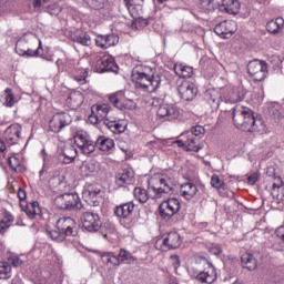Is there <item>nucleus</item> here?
Returning a JSON list of instances; mask_svg holds the SVG:
<instances>
[{
  "instance_id": "1",
  "label": "nucleus",
  "mask_w": 284,
  "mask_h": 284,
  "mask_svg": "<svg viewBox=\"0 0 284 284\" xmlns=\"http://www.w3.org/2000/svg\"><path fill=\"white\" fill-rule=\"evenodd\" d=\"M148 190L143 186L134 187L135 201L143 204L148 203L150 199H161L163 194H170L174 190V175L170 171L154 173L148 181Z\"/></svg>"
},
{
  "instance_id": "5",
  "label": "nucleus",
  "mask_w": 284,
  "mask_h": 284,
  "mask_svg": "<svg viewBox=\"0 0 284 284\" xmlns=\"http://www.w3.org/2000/svg\"><path fill=\"white\" fill-rule=\"evenodd\" d=\"M187 274L192 281L201 284H213L216 283L219 278V273L216 267L212 262H206V266L201 268L199 262L192 263L187 267Z\"/></svg>"
},
{
  "instance_id": "28",
  "label": "nucleus",
  "mask_w": 284,
  "mask_h": 284,
  "mask_svg": "<svg viewBox=\"0 0 284 284\" xmlns=\"http://www.w3.org/2000/svg\"><path fill=\"white\" fill-rule=\"evenodd\" d=\"M115 183L118 187H126V185H132V183H134V172L124 169L122 173L116 176Z\"/></svg>"
},
{
  "instance_id": "44",
  "label": "nucleus",
  "mask_w": 284,
  "mask_h": 284,
  "mask_svg": "<svg viewBox=\"0 0 284 284\" xmlns=\"http://www.w3.org/2000/svg\"><path fill=\"white\" fill-rule=\"evenodd\" d=\"M74 143L77 148L79 149L83 143H88L92 138H90V134L84 130H78L74 133Z\"/></svg>"
},
{
  "instance_id": "33",
  "label": "nucleus",
  "mask_w": 284,
  "mask_h": 284,
  "mask_svg": "<svg viewBox=\"0 0 284 284\" xmlns=\"http://www.w3.org/2000/svg\"><path fill=\"white\" fill-rule=\"evenodd\" d=\"M242 267L244 270H248V272H254L256 267H258V261L254 256V254L245 253L241 257Z\"/></svg>"
},
{
  "instance_id": "37",
  "label": "nucleus",
  "mask_w": 284,
  "mask_h": 284,
  "mask_svg": "<svg viewBox=\"0 0 284 284\" xmlns=\"http://www.w3.org/2000/svg\"><path fill=\"white\" fill-rule=\"evenodd\" d=\"M197 6L200 12L211 14V12H214L219 8V2L216 0H197Z\"/></svg>"
},
{
  "instance_id": "54",
  "label": "nucleus",
  "mask_w": 284,
  "mask_h": 284,
  "mask_svg": "<svg viewBox=\"0 0 284 284\" xmlns=\"http://www.w3.org/2000/svg\"><path fill=\"white\" fill-rule=\"evenodd\" d=\"M126 9L133 19L143 14V4H134L133 7H126Z\"/></svg>"
},
{
  "instance_id": "63",
  "label": "nucleus",
  "mask_w": 284,
  "mask_h": 284,
  "mask_svg": "<svg viewBox=\"0 0 284 284\" xmlns=\"http://www.w3.org/2000/svg\"><path fill=\"white\" fill-rule=\"evenodd\" d=\"M27 193H26V190H23V189H19L18 190V199L20 200V201H26V199H27Z\"/></svg>"
},
{
  "instance_id": "18",
  "label": "nucleus",
  "mask_w": 284,
  "mask_h": 284,
  "mask_svg": "<svg viewBox=\"0 0 284 284\" xmlns=\"http://www.w3.org/2000/svg\"><path fill=\"white\" fill-rule=\"evenodd\" d=\"M34 43H39L37 50H32L28 48L27 50H21V48L26 47V40H18L16 43V52L19 57H26L30 59V57L37 58L41 57V52H43V42L40 39L33 38Z\"/></svg>"
},
{
  "instance_id": "57",
  "label": "nucleus",
  "mask_w": 284,
  "mask_h": 284,
  "mask_svg": "<svg viewBox=\"0 0 284 284\" xmlns=\"http://www.w3.org/2000/svg\"><path fill=\"white\" fill-rule=\"evenodd\" d=\"M211 185L212 187H215V190H221V187L225 185V182H223L217 174H213L211 178Z\"/></svg>"
},
{
  "instance_id": "34",
  "label": "nucleus",
  "mask_w": 284,
  "mask_h": 284,
  "mask_svg": "<svg viewBox=\"0 0 284 284\" xmlns=\"http://www.w3.org/2000/svg\"><path fill=\"white\" fill-rule=\"evenodd\" d=\"M95 150H100L101 152L114 150V140L105 138L104 135L99 136L95 141Z\"/></svg>"
},
{
  "instance_id": "59",
  "label": "nucleus",
  "mask_w": 284,
  "mask_h": 284,
  "mask_svg": "<svg viewBox=\"0 0 284 284\" xmlns=\"http://www.w3.org/2000/svg\"><path fill=\"white\" fill-rule=\"evenodd\" d=\"M170 261L174 270H178L181 267V257H179V255H171Z\"/></svg>"
},
{
  "instance_id": "46",
  "label": "nucleus",
  "mask_w": 284,
  "mask_h": 284,
  "mask_svg": "<svg viewBox=\"0 0 284 284\" xmlns=\"http://www.w3.org/2000/svg\"><path fill=\"white\" fill-rule=\"evenodd\" d=\"M72 39L73 42L78 43V45H83L84 48H90V45H92V38L88 33L73 36Z\"/></svg>"
},
{
  "instance_id": "29",
  "label": "nucleus",
  "mask_w": 284,
  "mask_h": 284,
  "mask_svg": "<svg viewBox=\"0 0 284 284\" xmlns=\"http://www.w3.org/2000/svg\"><path fill=\"white\" fill-rule=\"evenodd\" d=\"M196 192H199V187L192 182L183 183L180 186L181 196L186 201H192L196 196Z\"/></svg>"
},
{
  "instance_id": "15",
  "label": "nucleus",
  "mask_w": 284,
  "mask_h": 284,
  "mask_svg": "<svg viewBox=\"0 0 284 284\" xmlns=\"http://www.w3.org/2000/svg\"><path fill=\"white\" fill-rule=\"evenodd\" d=\"M247 73L253 81H264L267 77V63L261 60H252L247 64Z\"/></svg>"
},
{
  "instance_id": "25",
  "label": "nucleus",
  "mask_w": 284,
  "mask_h": 284,
  "mask_svg": "<svg viewBox=\"0 0 284 284\" xmlns=\"http://www.w3.org/2000/svg\"><path fill=\"white\" fill-rule=\"evenodd\" d=\"M22 126L19 123L9 125L4 131V141L8 145H17L21 139Z\"/></svg>"
},
{
  "instance_id": "2",
  "label": "nucleus",
  "mask_w": 284,
  "mask_h": 284,
  "mask_svg": "<svg viewBox=\"0 0 284 284\" xmlns=\"http://www.w3.org/2000/svg\"><path fill=\"white\" fill-rule=\"evenodd\" d=\"M233 124L242 132H265V121L247 106L235 105L231 109Z\"/></svg>"
},
{
  "instance_id": "40",
  "label": "nucleus",
  "mask_w": 284,
  "mask_h": 284,
  "mask_svg": "<svg viewBox=\"0 0 284 284\" xmlns=\"http://www.w3.org/2000/svg\"><path fill=\"white\" fill-rule=\"evenodd\" d=\"M104 125L110 130L113 134H121L125 132V126L121 124V122L116 120H110L105 119L104 120Z\"/></svg>"
},
{
  "instance_id": "17",
  "label": "nucleus",
  "mask_w": 284,
  "mask_h": 284,
  "mask_svg": "<svg viewBox=\"0 0 284 284\" xmlns=\"http://www.w3.org/2000/svg\"><path fill=\"white\" fill-rule=\"evenodd\" d=\"M82 227L85 232H99L101 230V217L97 213L84 212L81 216Z\"/></svg>"
},
{
  "instance_id": "32",
  "label": "nucleus",
  "mask_w": 284,
  "mask_h": 284,
  "mask_svg": "<svg viewBox=\"0 0 284 284\" xmlns=\"http://www.w3.org/2000/svg\"><path fill=\"white\" fill-rule=\"evenodd\" d=\"M20 206L22 212L26 213L29 219H34V216L41 212V207L37 201L30 203H20Z\"/></svg>"
},
{
  "instance_id": "62",
  "label": "nucleus",
  "mask_w": 284,
  "mask_h": 284,
  "mask_svg": "<svg viewBox=\"0 0 284 284\" xmlns=\"http://www.w3.org/2000/svg\"><path fill=\"white\" fill-rule=\"evenodd\" d=\"M55 65L58 68V72H65V70H68V69H65V64L62 59H58L55 61Z\"/></svg>"
},
{
  "instance_id": "4",
  "label": "nucleus",
  "mask_w": 284,
  "mask_h": 284,
  "mask_svg": "<svg viewBox=\"0 0 284 284\" xmlns=\"http://www.w3.org/2000/svg\"><path fill=\"white\" fill-rule=\"evenodd\" d=\"M47 236L55 243H63L68 236H77V221L70 216L60 217L57 221L55 230H45Z\"/></svg>"
},
{
  "instance_id": "64",
  "label": "nucleus",
  "mask_w": 284,
  "mask_h": 284,
  "mask_svg": "<svg viewBox=\"0 0 284 284\" xmlns=\"http://www.w3.org/2000/svg\"><path fill=\"white\" fill-rule=\"evenodd\" d=\"M175 143L178 148H186V140H178Z\"/></svg>"
},
{
  "instance_id": "26",
  "label": "nucleus",
  "mask_w": 284,
  "mask_h": 284,
  "mask_svg": "<svg viewBox=\"0 0 284 284\" xmlns=\"http://www.w3.org/2000/svg\"><path fill=\"white\" fill-rule=\"evenodd\" d=\"M221 4L217 6L220 12L226 14H239L241 10V2L239 0H221Z\"/></svg>"
},
{
  "instance_id": "21",
  "label": "nucleus",
  "mask_w": 284,
  "mask_h": 284,
  "mask_svg": "<svg viewBox=\"0 0 284 284\" xmlns=\"http://www.w3.org/2000/svg\"><path fill=\"white\" fill-rule=\"evenodd\" d=\"M214 32L222 39H230L236 32V21L224 20L214 27Z\"/></svg>"
},
{
  "instance_id": "31",
  "label": "nucleus",
  "mask_w": 284,
  "mask_h": 284,
  "mask_svg": "<svg viewBox=\"0 0 284 284\" xmlns=\"http://www.w3.org/2000/svg\"><path fill=\"white\" fill-rule=\"evenodd\" d=\"M283 28L284 19L282 17L272 19L266 23V30L270 34H281V32H283Z\"/></svg>"
},
{
  "instance_id": "19",
  "label": "nucleus",
  "mask_w": 284,
  "mask_h": 284,
  "mask_svg": "<svg viewBox=\"0 0 284 284\" xmlns=\"http://www.w3.org/2000/svg\"><path fill=\"white\" fill-rule=\"evenodd\" d=\"M160 119L164 121H176L181 116V109L176 104H161L156 112Z\"/></svg>"
},
{
  "instance_id": "20",
  "label": "nucleus",
  "mask_w": 284,
  "mask_h": 284,
  "mask_svg": "<svg viewBox=\"0 0 284 284\" xmlns=\"http://www.w3.org/2000/svg\"><path fill=\"white\" fill-rule=\"evenodd\" d=\"M109 101L114 105V108H118V110H134L136 105L132 100L125 99V92L123 91L110 94Z\"/></svg>"
},
{
  "instance_id": "11",
  "label": "nucleus",
  "mask_w": 284,
  "mask_h": 284,
  "mask_svg": "<svg viewBox=\"0 0 284 284\" xmlns=\"http://www.w3.org/2000/svg\"><path fill=\"white\" fill-rule=\"evenodd\" d=\"M108 114H110V104H93L91 106V114L89 115L88 121L91 123V125H99L101 122H103V125H105Z\"/></svg>"
},
{
  "instance_id": "16",
  "label": "nucleus",
  "mask_w": 284,
  "mask_h": 284,
  "mask_svg": "<svg viewBox=\"0 0 284 284\" xmlns=\"http://www.w3.org/2000/svg\"><path fill=\"white\" fill-rule=\"evenodd\" d=\"M78 154L79 150H77L74 145L64 144L63 148H60L57 151L58 163H61V165H70V163H74Z\"/></svg>"
},
{
  "instance_id": "35",
  "label": "nucleus",
  "mask_w": 284,
  "mask_h": 284,
  "mask_svg": "<svg viewBox=\"0 0 284 284\" xmlns=\"http://www.w3.org/2000/svg\"><path fill=\"white\" fill-rule=\"evenodd\" d=\"M205 101L212 108V110H219L221 101H224L223 95L216 91H209L205 93Z\"/></svg>"
},
{
  "instance_id": "22",
  "label": "nucleus",
  "mask_w": 284,
  "mask_h": 284,
  "mask_svg": "<svg viewBox=\"0 0 284 284\" xmlns=\"http://www.w3.org/2000/svg\"><path fill=\"white\" fill-rule=\"evenodd\" d=\"M178 92L183 101H194L199 94V88L194 82L184 81L178 88Z\"/></svg>"
},
{
  "instance_id": "56",
  "label": "nucleus",
  "mask_w": 284,
  "mask_h": 284,
  "mask_svg": "<svg viewBox=\"0 0 284 284\" xmlns=\"http://www.w3.org/2000/svg\"><path fill=\"white\" fill-rule=\"evenodd\" d=\"M7 263L12 265V267H21L23 265V260L19 255H11L8 257Z\"/></svg>"
},
{
  "instance_id": "12",
  "label": "nucleus",
  "mask_w": 284,
  "mask_h": 284,
  "mask_svg": "<svg viewBox=\"0 0 284 284\" xmlns=\"http://www.w3.org/2000/svg\"><path fill=\"white\" fill-rule=\"evenodd\" d=\"M47 3V12L53 17H57L61 12V7L54 0H29L28 8L30 12H41V8Z\"/></svg>"
},
{
  "instance_id": "53",
  "label": "nucleus",
  "mask_w": 284,
  "mask_h": 284,
  "mask_svg": "<svg viewBox=\"0 0 284 284\" xmlns=\"http://www.w3.org/2000/svg\"><path fill=\"white\" fill-rule=\"evenodd\" d=\"M185 134H192L195 139H201L205 134V128L202 125L192 126L191 131L185 132Z\"/></svg>"
},
{
  "instance_id": "23",
  "label": "nucleus",
  "mask_w": 284,
  "mask_h": 284,
  "mask_svg": "<svg viewBox=\"0 0 284 284\" xmlns=\"http://www.w3.org/2000/svg\"><path fill=\"white\" fill-rule=\"evenodd\" d=\"M245 94L247 91L243 87L229 88L223 94L224 103H239L245 99Z\"/></svg>"
},
{
  "instance_id": "24",
  "label": "nucleus",
  "mask_w": 284,
  "mask_h": 284,
  "mask_svg": "<svg viewBox=\"0 0 284 284\" xmlns=\"http://www.w3.org/2000/svg\"><path fill=\"white\" fill-rule=\"evenodd\" d=\"M119 36L115 33L98 34L95 37V45L102 50H108V48L119 45Z\"/></svg>"
},
{
  "instance_id": "36",
  "label": "nucleus",
  "mask_w": 284,
  "mask_h": 284,
  "mask_svg": "<svg viewBox=\"0 0 284 284\" xmlns=\"http://www.w3.org/2000/svg\"><path fill=\"white\" fill-rule=\"evenodd\" d=\"M181 136L186 139L187 152H199V150H201V140L199 138H194L192 134L187 133H183Z\"/></svg>"
},
{
  "instance_id": "43",
  "label": "nucleus",
  "mask_w": 284,
  "mask_h": 284,
  "mask_svg": "<svg viewBox=\"0 0 284 284\" xmlns=\"http://www.w3.org/2000/svg\"><path fill=\"white\" fill-rule=\"evenodd\" d=\"M12 278V265L7 261H0V281Z\"/></svg>"
},
{
  "instance_id": "27",
  "label": "nucleus",
  "mask_w": 284,
  "mask_h": 284,
  "mask_svg": "<svg viewBox=\"0 0 284 284\" xmlns=\"http://www.w3.org/2000/svg\"><path fill=\"white\" fill-rule=\"evenodd\" d=\"M65 105L70 110H79L80 105H83V93L81 91H73L65 100Z\"/></svg>"
},
{
  "instance_id": "9",
  "label": "nucleus",
  "mask_w": 284,
  "mask_h": 284,
  "mask_svg": "<svg viewBox=\"0 0 284 284\" xmlns=\"http://www.w3.org/2000/svg\"><path fill=\"white\" fill-rule=\"evenodd\" d=\"M93 70L98 74H105V72H113L116 74V72H119V64H116L114 57L104 54L95 61Z\"/></svg>"
},
{
  "instance_id": "48",
  "label": "nucleus",
  "mask_w": 284,
  "mask_h": 284,
  "mask_svg": "<svg viewBox=\"0 0 284 284\" xmlns=\"http://www.w3.org/2000/svg\"><path fill=\"white\" fill-rule=\"evenodd\" d=\"M84 3L88 4V7L91 10H103L105 6H108V0H83Z\"/></svg>"
},
{
  "instance_id": "47",
  "label": "nucleus",
  "mask_w": 284,
  "mask_h": 284,
  "mask_svg": "<svg viewBox=\"0 0 284 284\" xmlns=\"http://www.w3.org/2000/svg\"><path fill=\"white\" fill-rule=\"evenodd\" d=\"M80 171L82 176H92L97 172V164L94 162H83Z\"/></svg>"
},
{
  "instance_id": "58",
  "label": "nucleus",
  "mask_w": 284,
  "mask_h": 284,
  "mask_svg": "<svg viewBox=\"0 0 284 284\" xmlns=\"http://www.w3.org/2000/svg\"><path fill=\"white\" fill-rule=\"evenodd\" d=\"M209 252L214 256H221V254H223V248H221V245L219 244H212L209 248Z\"/></svg>"
},
{
  "instance_id": "41",
  "label": "nucleus",
  "mask_w": 284,
  "mask_h": 284,
  "mask_svg": "<svg viewBox=\"0 0 284 284\" xmlns=\"http://www.w3.org/2000/svg\"><path fill=\"white\" fill-rule=\"evenodd\" d=\"M1 101L6 108H14L17 100L14 99V93H12V89L7 88L1 95Z\"/></svg>"
},
{
  "instance_id": "50",
  "label": "nucleus",
  "mask_w": 284,
  "mask_h": 284,
  "mask_svg": "<svg viewBox=\"0 0 284 284\" xmlns=\"http://www.w3.org/2000/svg\"><path fill=\"white\" fill-rule=\"evenodd\" d=\"M118 260L121 265V263H132L134 256H132V253L128 252L125 248H121L118 254Z\"/></svg>"
},
{
  "instance_id": "49",
  "label": "nucleus",
  "mask_w": 284,
  "mask_h": 284,
  "mask_svg": "<svg viewBox=\"0 0 284 284\" xmlns=\"http://www.w3.org/2000/svg\"><path fill=\"white\" fill-rule=\"evenodd\" d=\"M272 194H274L275 192H278L277 193V199H280L281 201H284V183H283V180L277 179V183H273L272 184Z\"/></svg>"
},
{
  "instance_id": "51",
  "label": "nucleus",
  "mask_w": 284,
  "mask_h": 284,
  "mask_svg": "<svg viewBox=\"0 0 284 284\" xmlns=\"http://www.w3.org/2000/svg\"><path fill=\"white\" fill-rule=\"evenodd\" d=\"M135 20L131 23V28L133 30H143V28H148V19L140 17L134 18Z\"/></svg>"
},
{
  "instance_id": "60",
  "label": "nucleus",
  "mask_w": 284,
  "mask_h": 284,
  "mask_svg": "<svg viewBox=\"0 0 284 284\" xmlns=\"http://www.w3.org/2000/svg\"><path fill=\"white\" fill-rule=\"evenodd\" d=\"M123 1L125 3L126 8L143 4V0H123Z\"/></svg>"
},
{
  "instance_id": "61",
  "label": "nucleus",
  "mask_w": 284,
  "mask_h": 284,
  "mask_svg": "<svg viewBox=\"0 0 284 284\" xmlns=\"http://www.w3.org/2000/svg\"><path fill=\"white\" fill-rule=\"evenodd\" d=\"M258 179H260L258 173H253V174H251V175L247 178V184H248V185H255V184H256V181H258Z\"/></svg>"
},
{
  "instance_id": "45",
  "label": "nucleus",
  "mask_w": 284,
  "mask_h": 284,
  "mask_svg": "<svg viewBox=\"0 0 284 284\" xmlns=\"http://www.w3.org/2000/svg\"><path fill=\"white\" fill-rule=\"evenodd\" d=\"M78 150H79V152H81V154H84L85 156H90V154H92V152H94V150H97V144L91 139V140L84 142L83 144H81Z\"/></svg>"
},
{
  "instance_id": "38",
  "label": "nucleus",
  "mask_w": 284,
  "mask_h": 284,
  "mask_svg": "<svg viewBox=\"0 0 284 284\" xmlns=\"http://www.w3.org/2000/svg\"><path fill=\"white\" fill-rule=\"evenodd\" d=\"M102 263L109 267V270H112V267H119L120 262H119V255L112 253V252H105L101 256Z\"/></svg>"
},
{
  "instance_id": "13",
  "label": "nucleus",
  "mask_w": 284,
  "mask_h": 284,
  "mask_svg": "<svg viewBox=\"0 0 284 284\" xmlns=\"http://www.w3.org/2000/svg\"><path fill=\"white\" fill-rule=\"evenodd\" d=\"M82 199L93 207L99 205V199H101V186L99 184L85 183L82 191Z\"/></svg>"
},
{
  "instance_id": "30",
  "label": "nucleus",
  "mask_w": 284,
  "mask_h": 284,
  "mask_svg": "<svg viewBox=\"0 0 284 284\" xmlns=\"http://www.w3.org/2000/svg\"><path fill=\"white\" fill-rule=\"evenodd\" d=\"M173 70L179 79H191L194 74V68L185 63H175Z\"/></svg>"
},
{
  "instance_id": "8",
  "label": "nucleus",
  "mask_w": 284,
  "mask_h": 284,
  "mask_svg": "<svg viewBox=\"0 0 284 284\" xmlns=\"http://www.w3.org/2000/svg\"><path fill=\"white\" fill-rule=\"evenodd\" d=\"M182 243L183 240L181 235L173 231L162 235V237L155 242V247L161 252H170V250H179Z\"/></svg>"
},
{
  "instance_id": "3",
  "label": "nucleus",
  "mask_w": 284,
  "mask_h": 284,
  "mask_svg": "<svg viewBox=\"0 0 284 284\" xmlns=\"http://www.w3.org/2000/svg\"><path fill=\"white\" fill-rule=\"evenodd\" d=\"M161 73L149 65H140L133 69L131 79L138 90L143 92H156L162 83Z\"/></svg>"
},
{
  "instance_id": "6",
  "label": "nucleus",
  "mask_w": 284,
  "mask_h": 284,
  "mask_svg": "<svg viewBox=\"0 0 284 284\" xmlns=\"http://www.w3.org/2000/svg\"><path fill=\"white\" fill-rule=\"evenodd\" d=\"M134 207L136 205L133 201L115 206L114 214L120 219L121 225L126 230H132L136 225V220L132 216L134 214Z\"/></svg>"
},
{
  "instance_id": "10",
  "label": "nucleus",
  "mask_w": 284,
  "mask_h": 284,
  "mask_svg": "<svg viewBox=\"0 0 284 284\" xmlns=\"http://www.w3.org/2000/svg\"><path fill=\"white\" fill-rule=\"evenodd\" d=\"M181 211V201L175 197L168 199L159 205V215L164 221H170L174 214H179Z\"/></svg>"
},
{
  "instance_id": "14",
  "label": "nucleus",
  "mask_w": 284,
  "mask_h": 284,
  "mask_svg": "<svg viewBox=\"0 0 284 284\" xmlns=\"http://www.w3.org/2000/svg\"><path fill=\"white\" fill-rule=\"evenodd\" d=\"M72 123V116L69 115L68 112L61 111L51 118L49 121V129L51 132H54V134H59L63 128H67V125H70Z\"/></svg>"
},
{
  "instance_id": "39",
  "label": "nucleus",
  "mask_w": 284,
  "mask_h": 284,
  "mask_svg": "<svg viewBox=\"0 0 284 284\" xmlns=\"http://www.w3.org/2000/svg\"><path fill=\"white\" fill-rule=\"evenodd\" d=\"M90 74V69L85 68H80L75 69V72L72 75L73 81L79 83V85H85L88 83V77Z\"/></svg>"
},
{
  "instance_id": "42",
  "label": "nucleus",
  "mask_w": 284,
  "mask_h": 284,
  "mask_svg": "<svg viewBox=\"0 0 284 284\" xmlns=\"http://www.w3.org/2000/svg\"><path fill=\"white\" fill-rule=\"evenodd\" d=\"M12 223H14V215L6 213L0 221V234L3 236L10 230Z\"/></svg>"
},
{
  "instance_id": "52",
  "label": "nucleus",
  "mask_w": 284,
  "mask_h": 284,
  "mask_svg": "<svg viewBox=\"0 0 284 284\" xmlns=\"http://www.w3.org/2000/svg\"><path fill=\"white\" fill-rule=\"evenodd\" d=\"M8 165L13 172H21V160L17 156L8 158Z\"/></svg>"
},
{
  "instance_id": "7",
  "label": "nucleus",
  "mask_w": 284,
  "mask_h": 284,
  "mask_svg": "<svg viewBox=\"0 0 284 284\" xmlns=\"http://www.w3.org/2000/svg\"><path fill=\"white\" fill-rule=\"evenodd\" d=\"M54 205L59 210H83V203H81V197L79 193H63L55 197Z\"/></svg>"
},
{
  "instance_id": "55",
  "label": "nucleus",
  "mask_w": 284,
  "mask_h": 284,
  "mask_svg": "<svg viewBox=\"0 0 284 284\" xmlns=\"http://www.w3.org/2000/svg\"><path fill=\"white\" fill-rule=\"evenodd\" d=\"M42 161H43L42 169L39 172L40 176H43V174H45V172L50 170V165H52V161H54V156L47 155V158H44Z\"/></svg>"
}]
</instances>
